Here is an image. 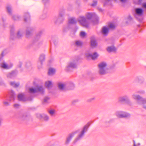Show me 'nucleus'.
Returning a JSON list of instances; mask_svg holds the SVG:
<instances>
[{
  "mask_svg": "<svg viewBox=\"0 0 146 146\" xmlns=\"http://www.w3.org/2000/svg\"><path fill=\"white\" fill-rule=\"evenodd\" d=\"M98 73L100 75H104L109 72V69L107 67V64L105 62H102L98 65Z\"/></svg>",
  "mask_w": 146,
  "mask_h": 146,
  "instance_id": "nucleus-1",
  "label": "nucleus"
},
{
  "mask_svg": "<svg viewBox=\"0 0 146 146\" xmlns=\"http://www.w3.org/2000/svg\"><path fill=\"white\" fill-rule=\"evenodd\" d=\"M89 125V124H87L84 126L80 134L78 135V136L74 140L73 142L74 143H76L78 141L82 138L84 135L85 133L87 131Z\"/></svg>",
  "mask_w": 146,
  "mask_h": 146,
  "instance_id": "nucleus-2",
  "label": "nucleus"
},
{
  "mask_svg": "<svg viewBox=\"0 0 146 146\" xmlns=\"http://www.w3.org/2000/svg\"><path fill=\"white\" fill-rule=\"evenodd\" d=\"M78 20L80 24L85 27H88L90 22L89 20L84 16H80L78 19Z\"/></svg>",
  "mask_w": 146,
  "mask_h": 146,
  "instance_id": "nucleus-3",
  "label": "nucleus"
},
{
  "mask_svg": "<svg viewBox=\"0 0 146 146\" xmlns=\"http://www.w3.org/2000/svg\"><path fill=\"white\" fill-rule=\"evenodd\" d=\"M135 17L139 21H141V19L139 18V17H141L143 15V11L141 8H137L135 9Z\"/></svg>",
  "mask_w": 146,
  "mask_h": 146,
  "instance_id": "nucleus-4",
  "label": "nucleus"
},
{
  "mask_svg": "<svg viewBox=\"0 0 146 146\" xmlns=\"http://www.w3.org/2000/svg\"><path fill=\"white\" fill-rule=\"evenodd\" d=\"M30 93H35L38 92H41L43 93L44 90L42 86H37L35 88H30L29 89Z\"/></svg>",
  "mask_w": 146,
  "mask_h": 146,
  "instance_id": "nucleus-5",
  "label": "nucleus"
},
{
  "mask_svg": "<svg viewBox=\"0 0 146 146\" xmlns=\"http://www.w3.org/2000/svg\"><path fill=\"white\" fill-rule=\"evenodd\" d=\"M116 116L119 118H129L130 115L127 112L123 111H118L115 113Z\"/></svg>",
  "mask_w": 146,
  "mask_h": 146,
  "instance_id": "nucleus-6",
  "label": "nucleus"
},
{
  "mask_svg": "<svg viewBox=\"0 0 146 146\" xmlns=\"http://www.w3.org/2000/svg\"><path fill=\"white\" fill-rule=\"evenodd\" d=\"M132 97L133 99L137 100L138 103L140 104H146V99H144L139 95L133 94Z\"/></svg>",
  "mask_w": 146,
  "mask_h": 146,
  "instance_id": "nucleus-7",
  "label": "nucleus"
},
{
  "mask_svg": "<svg viewBox=\"0 0 146 146\" xmlns=\"http://www.w3.org/2000/svg\"><path fill=\"white\" fill-rule=\"evenodd\" d=\"M77 61H73L68 64L66 68L67 71H71L72 69L76 68L77 66Z\"/></svg>",
  "mask_w": 146,
  "mask_h": 146,
  "instance_id": "nucleus-8",
  "label": "nucleus"
},
{
  "mask_svg": "<svg viewBox=\"0 0 146 146\" xmlns=\"http://www.w3.org/2000/svg\"><path fill=\"white\" fill-rule=\"evenodd\" d=\"M64 13V11L60 12L58 16L54 19V22L55 23H61L64 20L63 16Z\"/></svg>",
  "mask_w": 146,
  "mask_h": 146,
  "instance_id": "nucleus-9",
  "label": "nucleus"
},
{
  "mask_svg": "<svg viewBox=\"0 0 146 146\" xmlns=\"http://www.w3.org/2000/svg\"><path fill=\"white\" fill-rule=\"evenodd\" d=\"M118 102L120 103H125L128 104L130 103L129 97L127 95L119 97L118 98Z\"/></svg>",
  "mask_w": 146,
  "mask_h": 146,
  "instance_id": "nucleus-10",
  "label": "nucleus"
},
{
  "mask_svg": "<svg viewBox=\"0 0 146 146\" xmlns=\"http://www.w3.org/2000/svg\"><path fill=\"white\" fill-rule=\"evenodd\" d=\"M78 130H76L73 132L69 134L68 136L67 137L65 143L68 144L69 143L72 138L78 132Z\"/></svg>",
  "mask_w": 146,
  "mask_h": 146,
  "instance_id": "nucleus-11",
  "label": "nucleus"
},
{
  "mask_svg": "<svg viewBox=\"0 0 146 146\" xmlns=\"http://www.w3.org/2000/svg\"><path fill=\"white\" fill-rule=\"evenodd\" d=\"M99 55L96 52H94L93 54H90L86 53V56L87 58H91L93 60H95L98 56Z\"/></svg>",
  "mask_w": 146,
  "mask_h": 146,
  "instance_id": "nucleus-12",
  "label": "nucleus"
},
{
  "mask_svg": "<svg viewBox=\"0 0 146 146\" xmlns=\"http://www.w3.org/2000/svg\"><path fill=\"white\" fill-rule=\"evenodd\" d=\"M87 19L89 20L92 18H96V19L97 16L95 13H87L86 14Z\"/></svg>",
  "mask_w": 146,
  "mask_h": 146,
  "instance_id": "nucleus-13",
  "label": "nucleus"
},
{
  "mask_svg": "<svg viewBox=\"0 0 146 146\" xmlns=\"http://www.w3.org/2000/svg\"><path fill=\"white\" fill-rule=\"evenodd\" d=\"M77 23V21L74 17H72L68 19V26L67 27L68 29L70 28L71 24H75Z\"/></svg>",
  "mask_w": 146,
  "mask_h": 146,
  "instance_id": "nucleus-14",
  "label": "nucleus"
},
{
  "mask_svg": "<svg viewBox=\"0 0 146 146\" xmlns=\"http://www.w3.org/2000/svg\"><path fill=\"white\" fill-rule=\"evenodd\" d=\"M107 51L109 53L113 52L115 53L117 50V48L114 46L112 45L108 46L106 48Z\"/></svg>",
  "mask_w": 146,
  "mask_h": 146,
  "instance_id": "nucleus-15",
  "label": "nucleus"
},
{
  "mask_svg": "<svg viewBox=\"0 0 146 146\" xmlns=\"http://www.w3.org/2000/svg\"><path fill=\"white\" fill-rule=\"evenodd\" d=\"M17 71H13L7 74V77L9 78H13L17 76Z\"/></svg>",
  "mask_w": 146,
  "mask_h": 146,
  "instance_id": "nucleus-16",
  "label": "nucleus"
},
{
  "mask_svg": "<svg viewBox=\"0 0 146 146\" xmlns=\"http://www.w3.org/2000/svg\"><path fill=\"white\" fill-rule=\"evenodd\" d=\"M45 59V55L43 54H41L40 56L39 60L40 61V62L38 64H40V66H38V68L40 69L42 68V62Z\"/></svg>",
  "mask_w": 146,
  "mask_h": 146,
  "instance_id": "nucleus-17",
  "label": "nucleus"
},
{
  "mask_svg": "<svg viewBox=\"0 0 146 146\" xmlns=\"http://www.w3.org/2000/svg\"><path fill=\"white\" fill-rule=\"evenodd\" d=\"M18 98L19 100L23 101H26L27 100H32L31 98L28 99L26 98L24 95L21 94H20L18 95Z\"/></svg>",
  "mask_w": 146,
  "mask_h": 146,
  "instance_id": "nucleus-18",
  "label": "nucleus"
},
{
  "mask_svg": "<svg viewBox=\"0 0 146 146\" xmlns=\"http://www.w3.org/2000/svg\"><path fill=\"white\" fill-rule=\"evenodd\" d=\"M32 29L31 27L27 28L26 31V35L27 38H29L32 35Z\"/></svg>",
  "mask_w": 146,
  "mask_h": 146,
  "instance_id": "nucleus-19",
  "label": "nucleus"
},
{
  "mask_svg": "<svg viewBox=\"0 0 146 146\" xmlns=\"http://www.w3.org/2000/svg\"><path fill=\"white\" fill-rule=\"evenodd\" d=\"M91 45L93 47H95L97 45V42L94 37H92L91 38Z\"/></svg>",
  "mask_w": 146,
  "mask_h": 146,
  "instance_id": "nucleus-20",
  "label": "nucleus"
},
{
  "mask_svg": "<svg viewBox=\"0 0 146 146\" xmlns=\"http://www.w3.org/2000/svg\"><path fill=\"white\" fill-rule=\"evenodd\" d=\"M58 86L59 88L61 90L64 91L66 89V85L64 84L59 83L58 84Z\"/></svg>",
  "mask_w": 146,
  "mask_h": 146,
  "instance_id": "nucleus-21",
  "label": "nucleus"
},
{
  "mask_svg": "<svg viewBox=\"0 0 146 146\" xmlns=\"http://www.w3.org/2000/svg\"><path fill=\"white\" fill-rule=\"evenodd\" d=\"M109 28L106 27H104L102 28V32L104 35H106L109 32Z\"/></svg>",
  "mask_w": 146,
  "mask_h": 146,
  "instance_id": "nucleus-22",
  "label": "nucleus"
},
{
  "mask_svg": "<svg viewBox=\"0 0 146 146\" xmlns=\"http://www.w3.org/2000/svg\"><path fill=\"white\" fill-rule=\"evenodd\" d=\"M111 0H100L101 2L104 3V6L110 5V2Z\"/></svg>",
  "mask_w": 146,
  "mask_h": 146,
  "instance_id": "nucleus-23",
  "label": "nucleus"
},
{
  "mask_svg": "<svg viewBox=\"0 0 146 146\" xmlns=\"http://www.w3.org/2000/svg\"><path fill=\"white\" fill-rule=\"evenodd\" d=\"M66 89L67 90H71L74 88V85L72 83H69L66 85Z\"/></svg>",
  "mask_w": 146,
  "mask_h": 146,
  "instance_id": "nucleus-24",
  "label": "nucleus"
},
{
  "mask_svg": "<svg viewBox=\"0 0 146 146\" xmlns=\"http://www.w3.org/2000/svg\"><path fill=\"white\" fill-rule=\"evenodd\" d=\"M10 38L11 39H14L15 35L14 33V28L13 27H11L10 30Z\"/></svg>",
  "mask_w": 146,
  "mask_h": 146,
  "instance_id": "nucleus-25",
  "label": "nucleus"
},
{
  "mask_svg": "<svg viewBox=\"0 0 146 146\" xmlns=\"http://www.w3.org/2000/svg\"><path fill=\"white\" fill-rule=\"evenodd\" d=\"M30 15L28 13H26L24 15V21L26 22L30 19Z\"/></svg>",
  "mask_w": 146,
  "mask_h": 146,
  "instance_id": "nucleus-26",
  "label": "nucleus"
},
{
  "mask_svg": "<svg viewBox=\"0 0 146 146\" xmlns=\"http://www.w3.org/2000/svg\"><path fill=\"white\" fill-rule=\"evenodd\" d=\"M50 100V98L46 96L43 99L42 103L43 104H46L49 103L48 101Z\"/></svg>",
  "mask_w": 146,
  "mask_h": 146,
  "instance_id": "nucleus-27",
  "label": "nucleus"
},
{
  "mask_svg": "<svg viewBox=\"0 0 146 146\" xmlns=\"http://www.w3.org/2000/svg\"><path fill=\"white\" fill-rule=\"evenodd\" d=\"M45 85L48 89L52 87V83L50 81L46 82L45 83Z\"/></svg>",
  "mask_w": 146,
  "mask_h": 146,
  "instance_id": "nucleus-28",
  "label": "nucleus"
},
{
  "mask_svg": "<svg viewBox=\"0 0 146 146\" xmlns=\"http://www.w3.org/2000/svg\"><path fill=\"white\" fill-rule=\"evenodd\" d=\"M29 118V117L27 116L26 114H24L22 115V116H21L20 118L21 120L25 121L28 120Z\"/></svg>",
  "mask_w": 146,
  "mask_h": 146,
  "instance_id": "nucleus-29",
  "label": "nucleus"
},
{
  "mask_svg": "<svg viewBox=\"0 0 146 146\" xmlns=\"http://www.w3.org/2000/svg\"><path fill=\"white\" fill-rule=\"evenodd\" d=\"M23 34V32L22 30H19L17 32V37L18 38H21Z\"/></svg>",
  "mask_w": 146,
  "mask_h": 146,
  "instance_id": "nucleus-30",
  "label": "nucleus"
},
{
  "mask_svg": "<svg viewBox=\"0 0 146 146\" xmlns=\"http://www.w3.org/2000/svg\"><path fill=\"white\" fill-rule=\"evenodd\" d=\"M10 85L15 88L18 87L19 85V83H15L14 82H11L10 83Z\"/></svg>",
  "mask_w": 146,
  "mask_h": 146,
  "instance_id": "nucleus-31",
  "label": "nucleus"
},
{
  "mask_svg": "<svg viewBox=\"0 0 146 146\" xmlns=\"http://www.w3.org/2000/svg\"><path fill=\"white\" fill-rule=\"evenodd\" d=\"M7 13L10 15H12V8L11 6L8 5L6 7Z\"/></svg>",
  "mask_w": 146,
  "mask_h": 146,
  "instance_id": "nucleus-32",
  "label": "nucleus"
},
{
  "mask_svg": "<svg viewBox=\"0 0 146 146\" xmlns=\"http://www.w3.org/2000/svg\"><path fill=\"white\" fill-rule=\"evenodd\" d=\"M55 72V69L50 68L49 69L48 71V74L49 75H53Z\"/></svg>",
  "mask_w": 146,
  "mask_h": 146,
  "instance_id": "nucleus-33",
  "label": "nucleus"
},
{
  "mask_svg": "<svg viewBox=\"0 0 146 146\" xmlns=\"http://www.w3.org/2000/svg\"><path fill=\"white\" fill-rule=\"evenodd\" d=\"M15 95L14 92L13 91L11 92V93L10 97V101L13 100H14Z\"/></svg>",
  "mask_w": 146,
  "mask_h": 146,
  "instance_id": "nucleus-34",
  "label": "nucleus"
},
{
  "mask_svg": "<svg viewBox=\"0 0 146 146\" xmlns=\"http://www.w3.org/2000/svg\"><path fill=\"white\" fill-rule=\"evenodd\" d=\"M138 78V80L139 82V83L141 84L143 83L144 82V78L141 76L137 77Z\"/></svg>",
  "mask_w": 146,
  "mask_h": 146,
  "instance_id": "nucleus-35",
  "label": "nucleus"
},
{
  "mask_svg": "<svg viewBox=\"0 0 146 146\" xmlns=\"http://www.w3.org/2000/svg\"><path fill=\"white\" fill-rule=\"evenodd\" d=\"M42 119L45 121H48L49 119V116L46 114H43Z\"/></svg>",
  "mask_w": 146,
  "mask_h": 146,
  "instance_id": "nucleus-36",
  "label": "nucleus"
},
{
  "mask_svg": "<svg viewBox=\"0 0 146 146\" xmlns=\"http://www.w3.org/2000/svg\"><path fill=\"white\" fill-rule=\"evenodd\" d=\"M31 64L30 62H26L25 66L27 68L31 69Z\"/></svg>",
  "mask_w": 146,
  "mask_h": 146,
  "instance_id": "nucleus-37",
  "label": "nucleus"
},
{
  "mask_svg": "<svg viewBox=\"0 0 146 146\" xmlns=\"http://www.w3.org/2000/svg\"><path fill=\"white\" fill-rule=\"evenodd\" d=\"M113 119H110L109 120H106L104 122L105 125H106L112 122L113 121Z\"/></svg>",
  "mask_w": 146,
  "mask_h": 146,
  "instance_id": "nucleus-38",
  "label": "nucleus"
},
{
  "mask_svg": "<svg viewBox=\"0 0 146 146\" xmlns=\"http://www.w3.org/2000/svg\"><path fill=\"white\" fill-rule=\"evenodd\" d=\"M75 45L81 47L82 45V43L81 41H76L75 42Z\"/></svg>",
  "mask_w": 146,
  "mask_h": 146,
  "instance_id": "nucleus-39",
  "label": "nucleus"
},
{
  "mask_svg": "<svg viewBox=\"0 0 146 146\" xmlns=\"http://www.w3.org/2000/svg\"><path fill=\"white\" fill-rule=\"evenodd\" d=\"M42 33V31H40L39 33H38L36 35V39L38 40L40 38Z\"/></svg>",
  "mask_w": 146,
  "mask_h": 146,
  "instance_id": "nucleus-40",
  "label": "nucleus"
},
{
  "mask_svg": "<svg viewBox=\"0 0 146 146\" xmlns=\"http://www.w3.org/2000/svg\"><path fill=\"white\" fill-rule=\"evenodd\" d=\"M115 26L112 23H110L108 25V28H109V29H114L115 28Z\"/></svg>",
  "mask_w": 146,
  "mask_h": 146,
  "instance_id": "nucleus-41",
  "label": "nucleus"
},
{
  "mask_svg": "<svg viewBox=\"0 0 146 146\" xmlns=\"http://www.w3.org/2000/svg\"><path fill=\"white\" fill-rule=\"evenodd\" d=\"M1 67L5 69L8 68L7 65L4 62H3L1 64Z\"/></svg>",
  "mask_w": 146,
  "mask_h": 146,
  "instance_id": "nucleus-42",
  "label": "nucleus"
},
{
  "mask_svg": "<svg viewBox=\"0 0 146 146\" xmlns=\"http://www.w3.org/2000/svg\"><path fill=\"white\" fill-rule=\"evenodd\" d=\"M20 18V17L18 16H13L12 17V18L15 21L19 20Z\"/></svg>",
  "mask_w": 146,
  "mask_h": 146,
  "instance_id": "nucleus-43",
  "label": "nucleus"
},
{
  "mask_svg": "<svg viewBox=\"0 0 146 146\" xmlns=\"http://www.w3.org/2000/svg\"><path fill=\"white\" fill-rule=\"evenodd\" d=\"M48 112L51 116H53L55 113L54 110H50L48 111Z\"/></svg>",
  "mask_w": 146,
  "mask_h": 146,
  "instance_id": "nucleus-44",
  "label": "nucleus"
},
{
  "mask_svg": "<svg viewBox=\"0 0 146 146\" xmlns=\"http://www.w3.org/2000/svg\"><path fill=\"white\" fill-rule=\"evenodd\" d=\"M37 117L40 119H42V114H41L40 113H37L36 115Z\"/></svg>",
  "mask_w": 146,
  "mask_h": 146,
  "instance_id": "nucleus-45",
  "label": "nucleus"
},
{
  "mask_svg": "<svg viewBox=\"0 0 146 146\" xmlns=\"http://www.w3.org/2000/svg\"><path fill=\"white\" fill-rule=\"evenodd\" d=\"M97 3V0H94L93 1V3L91 4V6H96Z\"/></svg>",
  "mask_w": 146,
  "mask_h": 146,
  "instance_id": "nucleus-46",
  "label": "nucleus"
},
{
  "mask_svg": "<svg viewBox=\"0 0 146 146\" xmlns=\"http://www.w3.org/2000/svg\"><path fill=\"white\" fill-rule=\"evenodd\" d=\"M133 83L135 84H137L139 83L138 78L137 77H136L134 80L133 81Z\"/></svg>",
  "mask_w": 146,
  "mask_h": 146,
  "instance_id": "nucleus-47",
  "label": "nucleus"
},
{
  "mask_svg": "<svg viewBox=\"0 0 146 146\" xmlns=\"http://www.w3.org/2000/svg\"><path fill=\"white\" fill-rule=\"evenodd\" d=\"M86 35L85 32L83 31H81L80 33V36L82 37H84Z\"/></svg>",
  "mask_w": 146,
  "mask_h": 146,
  "instance_id": "nucleus-48",
  "label": "nucleus"
},
{
  "mask_svg": "<svg viewBox=\"0 0 146 146\" xmlns=\"http://www.w3.org/2000/svg\"><path fill=\"white\" fill-rule=\"evenodd\" d=\"M95 98L93 97V98H90L88 100V102H92L94 101L95 100Z\"/></svg>",
  "mask_w": 146,
  "mask_h": 146,
  "instance_id": "nucleus-49",
  "label": "nucleus"
},
{
  "mask_svg": "<svg viewBox=\"0 0 146 146\" xmlns=\"http://www.w3.org/2000/svg\"><path fill=\"white\" fill-rule=\"evenodd\" d=\"M127 19L129 22H130L132 20V18L130 15L129 16Z\"/></svg>",
  "mask_w": 146,
  "mask_h": 146,
  "instance_id": "nucleus-50",
  "label": "nucleus"
},
{
  "mask_svg": "<svg viewBox=\"0 0 146 146\" xmlns=\"http://www.w3.org/2000/svg\"><path fill=\"white\" fill-rule=\"evenodd\" d=\"M142 6L143 8L146 9V3H143L142 4Z\"/></svg>",
  "mask_w": 146,
  "mask_h": 146,
  "instance_id": "nucleus-51",
  "label": "nucleus"
},
{
  "mask_svg": "<svg viewBox=\"0 0 146 146\" xmlns=\"http://www.w3.org/2000/svg\"><path fill=\"white\" fill-rule=\"evenodd\" d=\"M78 102V100H74L72 101V104H74Z\"/></svg>",
  "mask_w": 146,
  "mask_h": 146,
  "instance_id": "nucleus-52",
  "label": "nucleus"
},
{
  "mask_svg": "<svg viewBox=\"0 0 146 146\" xmlns=\"http://www.w3.org/2000/svg\"><path fill=\"white\" fill-rule=\"evenodd\" d=\"M133 142H134V145L133 146H139L140 145V144L139 143H138L137 145H136L135 141L134 140L133 141Z\"/></svg>",
  "mask_w": 146,
  "mask_h": 146,
  "instance_id": "nucleus-53",
  "label": "nucleus"
},
{
  "mask_svg": "<svg viewBox=\"0 0 146 146\" xmlns=\"http://www.w3.org/2000/svg\"><path fill=\"white\" fill-rule=\"evenodd\" d=\"M42 1L43 3L45 4L47 3L48 1L49 0H42Z\"/></svg>",
  "mask_w": 146,
  "mask_h": 146,
  "instance_id": "nucleus-54",
  "label": "nucleus"
},
{
  "mask_svg": "<svg viewBox=\"0 0 146 146\" xmlns=\"http://www.w3.org/2000/svg\"><path fill=\"white\" fill-rule=\"evenodd\" d=\"M4 104L6 106H7L9 105V103L7 102H4Z\"/></svg>",
  "mask_w": 146,
  "mask_h": 146,
  "instance_id": "nucleus-55",
  "label": "nucleus"
},
{
  "mask_svg": "<svg viewBox=\"0 0 146 146\" xmlns=\"http://www.w3.org/2000/svg\"><path fill=\"white\" fill-rule=\"evenodd\" d=\"M3 119L2 118L0 117V126L1 125Z\"/></svg>",
  "mask_w": 146,
  "mask_h": 146,
  "instance_id": "nucleus-56",
  "label": "nucleus"
},
{
  "mask_svg": "<svg viewBox=\"0 0 146 146\" xmlns=\"http://www.w3.org/2000/svg\"><path fill=\"white\" fill-rule=\"evenodd\" d=\"M143 0H138V3L139 4H141Z\"/></svg>",
  "mask_w": 146,
  "mask_h": 146,
  "instance_id": "nucleus-57",
  "label": "nucleus"
},
{
  "mask_svg": "<svg viewBox=\"0 0 146 146\" xmlns=\"http://www.w3.org/2000/svg\"><path fill=\"white\" fill-rule=\"evenodd\" d=\"M19 106V105L17 104H15L14 105V107L16 108H18Z\"/></svg>",
  "mask_w": 146,
  "mask_h": 146,
  "instance_id": "nucleus-58",
  "label": "nucleus"
},
{
  "mask_svg": "<svg viewBox=\"0 0 146 146\" xmlns=\"http://www.w3.org/2000/svg\"><path fill=\"white\" fill-rule=\"evenodd\" d=\"M53 42H54V45H56L57 44L58 41H57L55 40V41H54Z\"/></svg>",
  "mask_w": 146,
  "mask_h": 146,
  "instance_id": "nucleus-59",
  "label": "nucleus"
},
{
  "mask_svg": "<svg viewBox=\"0 0 146 146\" xmlns=\"http://www.w3.org/2000/svg\"><path fill=\"white\" fill-rule=\"evenodd\" d=\"M98 9L99 11H102V9L100 8H98Z\"/></svg>",
  "mask_w": 146,
  "mask_h": 146,
  "instance_id": "nucleus-60",
  "label": "nucleus"
},
{
  "mask_svg": "<svg viewBox=\"0 0 146 146\" xmlns=\"http://www.w3.org/2000/svg\"><path fill=\"white\" fill-rule=\"evenodd\" d=\"M22 64L21 62H20V64H19V68H21V66H22Z\"/></svg>",
  "mask_w": 146,
  "mask_h": 146,
  "instance_id": "nucleus-61",
  "label": "nucleus"
},
{
  "mask_svg": "<svg viewBox=\"0 0 146 146\" xmlns=\"http://www.w3.org/2000/svg\"><path fill=\"white\" fill-rule=\"evenodd\" d=\"M120 0L122 2H125L127 0Z\"/></svg>",
  "mask_w": 146,
  "mask_h": 146,
  "instance_id": "nucleus-62",
  "label": "nucleus"
},
{
  "mask_svg": "<svg viewBox=\"0 0 146 146\" xmlns=\"http://www.w3.org/2000/svg\"><path fill=\"white\" fill-rule=\"evenodd\" d=\"M4 52H2L1 54V55L2 56V57H3L4 56Z\"/></svg>",
  "mask_w": 146,
  "mask_h": 146,
  "instance_id": "nucleus-63",
  "label": "nucleus"
},
{
  "mask_svg": "<svg viewBox=\"0 0 146 146\" xmlns=\"http://www.w3.org/2000/svg\"><path fill=\"white\" fill-rule=\"evenodd\" d=\"M143 108L146 110V106H144V105H143Z\"/></svg>",
  "mask_w": 146,
  "mask_h": 146,
  "instance_id": "nucleus-64",
  "label": "nucleus"
}]
</instances>
